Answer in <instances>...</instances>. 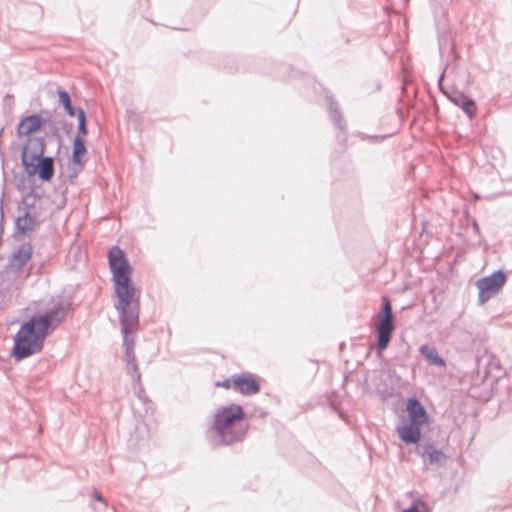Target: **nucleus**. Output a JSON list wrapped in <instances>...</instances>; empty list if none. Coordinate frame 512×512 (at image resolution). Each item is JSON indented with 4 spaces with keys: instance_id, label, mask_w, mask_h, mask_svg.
I'll use <instances>...</instances> for the list:
<instances>
[{
    "instance_id": "a211bd4d",
    "label": "nucleus",
    "mask_w": 512,
    "mask_h": 512,
    "mask_svg": "<svg viewBox=\"0 0 512 512\" xmlns=\"http://www.w3.org/2000/svg\"><path fill=\"white\" fill-rule=\"evenodd\" d=\"M30 209L31 206L26 205L24 214L19 216L15 221L16 231L21 234L34 230L36 226V219L30 214Z\"/></svg>"
},
{
    "instance_id": "412c9836",
    "label": "nucleus",
    "mask_w": 512,
    "mask_h": 512,
    "mask_svg": "<svg viewBox=\"0 0 512 512\" xmlns=\"http://www.w3.org/2000/svg\"><path fill=\"white\" fill-rule=\"evenodd\" d=\"M77 120H78V126H77V134L75 136L84 138V136H86L88 134V128H87L86 114L82 108H79L77 110Z\"/></svg>"
},
{
    "instance_id": "c85d7f7f",
    "label": "nucleus",
    "mask_w": 512,
    "mask_h": 512,
    "mask_svg": "<svg viewBox=\"0 0 512 512\" xmlns=\"http://www.w3.org/2000/svg\"><path fill=\"white\" fill-rule=\"evenodd\" d=\"M94 498H95L97 501H103V498H102L101 494H100V493H98V492H96V491L94 492Z\"/></svg>"
},
{
    "instance_id": "f03ea898",
    "label": "nucleus",
    "mask_w": 512,
    "mask_h": 512,
    "mask_svg": "<svg viewBox=\"0 0 512 512\" xmlns=\"http://www.w3.org/2000/svg\"><path fill=\"white\" fill-rule=\"evenodd\" d=\"M245 420L246 413L241 405L231 403L219 407L207 432L210 444L217 447L241 442L249 428Z\"/></svg>"
},
{
    "instance_id": "4468645a",
    "label": "nucleus",
    "mask_w": 512,
    "mask_h": 512,
    "mask_svg": "<svg viewBox=\"0 0 512 512\" xmlns=\"http://www.w3.org/2000/svg\"><path fill=\"white\" fill-rule=\"evenodd\" d=\"M139 330V328H128L127 331L121 330L122 341L124 347V360L127 363H132L137 361L136 355L134 352L135 348V333Z\"/></svg>"
},
{
    "instance_id": "dca6fc26",
    "label": "nucleus",
    "mask_w": 512,
    "mask_h": 512,
    "mask_svg": "<svg viewBox=\"0 0 512 512\" xmlns=\"http://www.w3.org/2000/svg\"><path fill=\"white\" fill-rule=\"evenodd\" d=\"M326 99L328 101L330 119L333 121L334 125L345 134L346 124L337 102L334 100L333 96L329 94L326 95Z\"/></svg>"
},
{
    "instance_id": "9b49d317",
    "label": "nucleus",
    "mask_w": 512,
    "mask_h": 512,
    "mask_svg": "<svg viewBox=\"0 0 512 512\" xmlns=\"http://www.w3.org/2000/svg\"><path fill=\"white\" fill-rule=\"evenodd\" d=\"M45 124V119L39 114H32L20 120L17 125V134L19 137H32L31 134L39 131Z\"/></svg>"
},
{
    "instance_id": "f257e3e1",
    "label": "nucleus",
    "mask_w": 512,
    "mask_h": 512,
    "mask_svg": "<svg viewBox=\"0 0 512 512\" xmlns=\"http://www.w3.org/2000/svg\"><path fill=\"white\" fill-rule=\"evenodd\" d=\"M108 264L112 274L114 308L119 315L121 330L140 327V292L132 282V267L119 246L108 252Z\"/></svg>"
},
{
    "instance_id": "b1692460",
    "label": "nucleus",
    "mask_w": 512,
    "mask_h": 512,
    "mask_svg": "<svg viewBox=\"0 0 512 512\" xmlns=\"http://www.w3.org/2000/svg\"><path fill=\"white\" fill-rule=\"evenodd\" d=\"M10 299L9 290L6 287L0 286V309H4L7 306V302Z\"/></svg>"
},
{
    "instance_id": "cd10ccee",
    "label": "nucleus",
    "mask_w": 512,
    "mask_h": 512,
    "mask_svg": "<svg viewBox=\"0 0 512 512\" xmlns=\"http://www.w3.org/2000/svg\"><path fill=\"white\" fill-rule=\"evenodd\" d=\"M49 133L51 135L57 137L59 139V141L61 140V137L59 135V130H58L57 126L54 123L50 124V126H49Z\"/></svg>"
},
{
    "instance_id": "4be33fe9",
    "label": "nucleus",
    "mask_w": 512,
    "mask_h": 512,
    "mask_svg": "<svg viewBox=\"0 0 512 512\" xmlns=\"http://www.w3.org/2000/svg\"><path fill=\"white\" fill-rule=\"evenodd\" d=\"M126 371L132 378L133 383H140L141 373L138 368L137 361L126 364Z\"/></svg>"
},
{
    "instance_id": "bb28decb",
    "label": "nucleus",
    "mask_w": 512,
    "mask_h": 512,
    "mask_svg": "<svg viewBox=\"0 0 512 512\" xmlns=\"http://www.w3.org/2000/svg\"><path fill=\"white\" fill-rule=\"evenodd\" d=\"M403 67H404V69H403V85L406 86L410 83V81L408 80V76H409L413 66H403Z\"/></svg>"
},
{
    "instance_id": "423d86ee",
    "label": "nucleus",
    "mask_w": 512,
    "mask_h": 512,
    "mask_svg": "<svg viewBox=\"0 0 512 512\" xmlns=\"http://www.w3.org/2000/svg\"><path fill=\"white\" fill-rule=\"evenodd\" d=\"M395 324L393 321V310L391 302L388 298H383L381 310L378 315V323L376 325V351L381 355L389 346Z\"/></svg>"
},
{
    "instance_id": "393cba45",
    "label": "nucleus",
    "mask_w": 512,
    "mask_h": 512,
    "mask_svg": "<svg viewBox=\"0 0 512 512\" xmlns=\"http://www.w3.org/2000/svg\"><path fill=\"white\" fill-rule=\"evenodd\" d=\"M358 137L361 140H367V141L372 142V143H377L379 141H382V140L386 139L388 136L387 135H383V136H379V135H366L365 133H359Z\"/></svg>"
},
{
    "instance_id": "c756f323",
    "label": "nucleus",
    "mask_w": 512,
    "mask_h": 512,
    "mask_svg": "<svg viewBox=\"0 0 512 512\" xmlns=\"http://www.w3.org/2000/svg\"><path fill=\"white\" fill-rule=\"evenodd\" d=\"M73 127V124L72 123H69V124H65L64 128L65 130L68 132L69 130H71Z\"/></svg>"
},
{
    "instance_id": "f8f14e48",
    "label": "nucleus",
    "mask_w": 512,
    "mask_h": 512,
    "mask_svg": "<svg viewBox=\"0 0 512 512\" xmlns=\"http://www.w3.org/2000/svg\"><path fill=\"white\" fill-rule=\"evenodd\" d=\"M33 247L31 243H22L9 259V266L14 271H20L31 259Z\"/></svg>"
},
{
    "instance_id": "0eeeda50",
    "label": "nucleus",
    "mask_w": 512,
    "mask_h": 512,
    "mask_svg": "<svg viewBox=\"0 0 512 512\" xmlns=\"http://www.w3.org/2000/svg\"><path fill=\"white\" fill-rule=\"evenodd\" d=\"M507 281V276L502 270H497L489 276L482 277L476 281L479 290L478 303L485 304L497 295Z\"/></svg>"
},
{
    "instance_id": "ddd939ff",
    "label": "nucleus",
    "mask_w": 512,
    "mask_h": 512,
    "mask_svg": "<svg viewBox=\"0 0 512 512\" xmlns=\"http://www.w3.org/2000/svg\"><path fill=\"white\" fill-rule=\"evenodd\" d=\"M421 425L407 422L397 428L398 436L405 444H417L421 439Z\"/></svg>"
},
{
    "instance_id": "9d476101",
    "label": "nucleus",
    "mask_w": 512,
    "mask_h": 512,
    "mask_svg": "<svg viewBox=\"0 0 512 512\" xmlns=\"http://www.w3.org/2000/svg\"><path fill=\"white\" fill-rule=\"evenodd\" d=\"M406 411L408 422L423 425L429 421L428 413L417 397H411L407 400Z\"/></svg>"
},
{
    "instance_id": "6ab92c4d",
    "label": "nucleus",
    "mask_w": 512,
    "mask_h": 512,
    "mask_svg": "<svg viewBox=\"0 0 512 512\" xmlns=\"http://www.w3.org/2000/svg\"><path fill=\"white\" fill-rule=\"evenodd\" d=\"M86 154L87 148L84 138L75 136L72 145V162L74 164L83 166L86 162Z\"/></svg>"
},
{
    "instance_id": "6e6552de",
    "label": "nucleus",
    "mask_w": 512,
    "mask_h": 512,
    "mask_svg": "<svg viewBox=\"0 0 512 512\" xmlns=\"http://www.w3.org/2000/svg\"><path fill=\"white\" fill-rule=\"evenodd\" d=\"M449 66H445V69L441 72L439 78H438V87L442 93H444L447 98L457 107L461 108L465 114L472 119L476 114V103L475 101L460 91H453L451 93H448L444 90L443 87V80L447 73V69Z\"/></svg>"
},
{
    "instance_id": "a878e982",
    "label": "nucleus",
    "mask_w": 512,
    "mask_h": 512,
    "mask_svg": "<svg viewBox=\"0 0 512 512\" xmlns=\"http://www.w3.org/2000/svg\"><path fill=\"white\" fill-rule=\"evenodd\" d=\"M215 386L222 387L225 389L233 388V375L230 378H226L222 381H217Z\"/></svg>"
},
{
    "instance_id": "7ed1b4c3",
    "label": "nucleus",
    "mask_w": 512,
    "mask_h": 512,
    "mask_svg": "<svg viewBox=\"0 0 512 512\" xmlns=\"http://www.w3.org/2000/svg\"><path fill=\"white\" fill-rule=\"evenodd\" d=\"M45 147L43 137H28L22 147L21 162L28 176L37 175L40 180L49 182L55 173L54 158L44 156Z\"/></svg>"
},
{
    "instance_id": "f3484780",
    "label": "nucleus",
    "mask_w": 512,
    "mask_h": 512,
    "mask_svg": "<svg viewBox=\"0 0 512 512\" xmlns=\"http://www.w3.org/2000/svg\"><path fill=\"white\" fill-rule=\"evenodd\" d=\"M419 352L429 365L437 367H444L446 365L445 359L438 354L436 348L432 345H421Z\"/></svg>"
},
{
    "instance_id": "2eb2a0df",
    "label": "nucleus",
    "mask_w": 512,
    "mask_h": 512,
    "mask_svg": "<svg viewBox=\"0 0 512 512\" xmlns=\"http://www.w3.org/2000/svg\"><path fill=\"white\" fill-rule=\"evenodd\" d=\"M417 454L424 459L425 463L437 465L441 464V459L444 457L443 452L431 443L419 445L417 447Z\"/></svg>"
},
{
    "instance_id": "aec40b11",
    "label": "nucleus",
    "mask_w": 512,
    "mask_h": 512,
    "mask_svg": "<svg viewBox=\"0 0 512 512\" xmlns=\"http://www.w3.org/2000/svg\"><path fill=\"white\" fill-rule=\"evenodd\" d=\"M58 96H59V103L64 107L66 113L70 117L77 116V110L72 105V101L70 98V95L67 91L59 89L58 90Z\"/></svg>"
},
{
    "instance_id": "5701e85b",
    "label": "nucleus",
    "mask_w": 512,
    "mask_h": 512,
    "mask_svg": "<svg viewBox=\"0 0 512 512\" xmlns=\"http://www.w3.org/2000/svg\"><path fill=\"white\" fill-rule=\"evenodd\" d=\"M402 512H428L427 505L422 500L413 501L412 504Z\"/></svg>"
},
{
    "instance_id": "7c9ffc66",
    "label": "nucleus",
    "mask_w": 512,
    "mask_h": 512,
    "mask_svg": "<svg viewBox=\"0 0 512 512\" xmlns=\"http://www.w3.org/2000/svg\"><path fill=\"white\" fill-rule=\"evenodd\" d=\"M473 228H474V230H475L476 232H478V231H479V226H478V224H477L476 222H474V223H473Z\"/></svg>"
},
{
    "instance_id": "39448f33",
    "label": "nucleus",
    "mask_w": 512,
    "mask_h": 512,
    "mask_svg": "<svg viewBox=\"0 0 512 512\" xmlns=\"http://www.w3.org/2000/svg\"><path fill=\"white\" fill-rule=\"evenodd\" d=\"M72 301L63 295L52 297L42 313L31 316L42 327L46 326V332L56 329L67 317L71 310Z\"/></svg>"
},
{
    "instance_id": "1a4fd4ad",
    "label": "nucleus",
    "mask_w": 512,
    "mask_h": 512,
    "mask_svg": "<svg viewBox=\"0 0 512 512\" xmlns=\"http://www.w3.org/2000/svg\"><path fill=\"white\" fill-rule=\"evenodd\" d=\"M233 390L241 395L251 396L260 391V383L252 373L234 374Z\"/></svg>"
},
{
    "instance_id": "20e7f679",
    "label": "nucleus",
    "mask_w": 512,
    "mask_h": 512,
    "mask_svg": "<svg viewBox=\"0 0 512 512\" xmlns=\"http://www.w3.org/2000/svg\"><path fill=\"white\" fill-rule=\"evenodd\" d=\"M35 320L31 317L28 321L23 322L14 337L12 356L17 361L36 354L43 348L48 333L45 324L40 327Z\"/></svg>"
}]
</instances>
